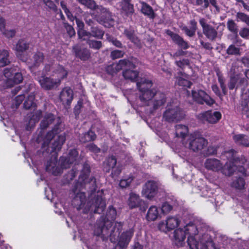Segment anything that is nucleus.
<instances>
[{
  "instance_id": "46",
  "label": "nucleus",
  "mask_w": 249,
  "mask_h": 249,
  "mask_svg": "<svg viewBox=\"0 0 249 249\" xmlns=\"http://www.w3.org/2000/svg\"><path fill=\"white\" fill-rule=\"evenodd\" d=\"M228 30L233 34H237L238 32V26L237 24L232 19H229L227 23Z\"/></svg>"
},
{
  "instance_id": "23",
  "label": "nucleus",
  "mask_w": 249,
  "mask_h": 249,
  "mask_svg": "<svg viewBox=\"0 0 249 249\" xmlns=\"http://www.w3.org/2000/svg\"><path fill=\"white\" fill-rule=\"evenodd\" d=\"M142 202L138 195L131 193L127 201V204L130 208H134L140 206Z\"/></svg>"
},
{
  "instance_id": "13",
  "label": "nucleus",
  "mask_w": 249,
  "mask_h": 249,
  "mask_svg": "<svg viewBox=\"0 0 249 249\" xmlns=\"http://www.w3.org/2000/svg\"><path fill=\"white\" fill-rule=\"evenodd\" d=\"M41 88L46 90H51L57 88L60 85V80H55L54 77H47L45 76L37 78Z\"/></svg>"
},
{
  "instance_id": "56",
  "label": "nucleus",
  "mask_w": 249,
  "mask_h": 249,
  "mask_svg": "<svg viewBox=\"0 0 249 249\" xmlns=\"http://www.w3.org/2000/svg\"><path fill=\"white\" fill-rule=\"evenodd\" d=\"M87 148L89 151L95 154L98 153L100 151V149L94 143H90L87 145Z\"/></svg>"
},
{
  "instance_id": "10",
  "label": "nucleus",
  "mask_w": 249,
  "mask_h": 249,
  "mask_svg": "<svg viewBox=\"0 0 249 249\" xmlns=\"http://www.w3.org/2000/svg\"><path fill=\"white\" fill-rule=\"evenodd\" d=\"M204 226V224L198 219H193L186 223L184 227V230L186 235L188 236H197L200 229Z\"/></svg>"
},
{
  "instance_id": "54",
  "label": "nucleus",
  "mask_w": 249,
  "mask_h": 249,
  "mask_svg": "<svg viewBox=\"0 0 249 249\" xmlns=\"http://www.w3.org/2000/svg\"><path fill=\"white\" fill-rule=\"evenodd\" d=\"M116 164V159L115 157H108L107 161L105 165L108 166L109 168H113Z\"/></svg>"
},
{
  "instance_id": "64",
  "label": "nucleus",
  "mask_w": 249,
  "mask_h": 249,
  "mask_svg": "<svg viewBox=\"0 0 249 249\" xmlns=\"http://www.w3.org/2000/svg\"><path fill=\"white\" fill-rule=\"evenodd\" d=\"M237 82V79L235 77L231 78L230 81L228 84L229 88L230 89H233L236 85Z\"/></svg>"
},
{
  "instance_id": "17",
  "label": "nucleus",
  "mask_w": 249,
  "mask_h": 249,
  "mask_svg": "<svg viewBox=\"0 0 249 249\" xmlns=\"http://www.w3.org/2000/svg\"><path fill=\"white\" fill-rule=\"evenodd\" d=\"M81 4L86 6L88 8L92 10H95L97 12H101V13H107V11L106 8H105L102 6L97 5L94 0H76Z\"/></svg>"
},
{
  "instance_id": "51",
  "label": "nucleus",
  "mask_w": 249,
  "mask_h": 249,
  "mask_svg": "<svg viewBox=\"0 0 249 249\" xmlns=\"http://www.w3.org/2000/svg\"><path fill=\"white\" fill-rule=\"evenodd\" d=\"M133 178L131 177H129L127 178L122 179L120 181V186L122 188H125L128 186L132 182Z\"/></svg>"
},
{
  "instance_id": "39",
  "label": "nucleus",
  "mask_w": 249,
  "mask_h": 249,
  "mask_svg": "<svg viewBox=\"0 0 249 249\" xmlns=\"http://www.w3.org/2000/svg\"><path fill=\"white\" fill-rule=\"evenodd\" d=\"M124 34L134 43L137 45L139 44L140 40L134 34V31L133 30L126 29L124 30Z\"/></svg>"
},
{
  "instance_id": "42",
  "label": "nucleus",
  "mask_w": 249,
  "mask_h": 249,
  "mask_svg": "<svg viewBox=\"0 0 249 249\" xmlns=\"http://www.w3.org/2000/svg\"><path fill=\"white\" fill-rule=\"evenodd\" d=\"M43 59L44 55L42 53L39 52L36 53L33 57V65L35 67L39 66V65L43 62Z\"/></svg>"
},
{
  "instance_id": "3",
  "label": "nucleus",
  "mask_w": 249,
  "mask_h": 249,
  "mask_svg": "<svg viewBox=\"0 0 249 249\" xmlns=\"http://www.w3.org/2000/svg\"><path fill=\"white\" fill-rule=\"evenodd\" d=\"M86 196L85 194L80 193L78 194L74 198L72 203L76 207L78 210H82L84 213H87L93 207H95L94 212L95 213H100L103 211L106 206L105 201L101 198H98L96 199L95 204L91 206L90 202L86 203Z\"/></svg>"
},
{
  "instance_id": "47",
  "label": "nucleus",
  "mask_w": 249,
  "mask_h": 249,
  "mask_svg": "<svg viewBox=\"0 0 249 249\" xmlns=\"http://www.w3.org/2000/svg\"><path fill=\"white\" fill-rule=\"evenodd\" d=\"M88 44L90 48L95 50H99L102 47V43L100 41L89 40Z\"/></svg>"
},
{
  "instance_id": "12",
  "label": "nucleus",
  "mask_w": 249,
  "mask_h": 249,
  "mask_svg": "<svg viewBox=\"0 0 249 249\" xmlns=\"http://www.w3.org/2000/svg\"><path fill=\"white\" fill-rule=\"evenodd\" d=\"M198 119L202 121H207L210 124L217 123L221 118V114L219 111H207L197 115Z\"/></svg>"
},
{
  "instance_id": "29",
  "label": "nucleus",
  "mask_w": 249,
  "mask_h": 249,
  "mask_svg": "<svg viewBox=\"0 0 249 249\" xmlns=\"http://www.w3.org/2000/svg\"><path fill=\"white\" fill-rule=\"evenodd\" d=\"M140 3L142 5V12L150 18H155V14L152 8L144 1H141Z\"/></svg>"
},
{
  "instance_id": "30",
  "label": "nucleus",
  "mask_w": 249,
  "mask_h": 249,
  "mask_svg": "<svg viewBox=\"0 0 249 249\" xmlns=\"http://www.w3.org/2000/svg\"><path fill=\"white\" fill-rule=\"evenodd\" d=\"M233 139L238 144L249 146V137L246 135L243 134L235 135L233 136Z\"/></svg>"
},
{
  "instance_id": "26",
  "label": "nucleus",
  "mask_w": 249,
  "mask_h": 249,
  "mask_svg": "<svg viewBox=\"0 0 249 249\" xmlns=\"http://www.w3.org/2000/svg\"><path fill=\"white\" fill-rule=\"evenodd\" d=\"M159 216V211L155 206H151L147 213L146 219L149 221H155Z\"/></svg>"
},
{
  "instance_id": "5",
  "label": "nucleus",
  "mask_w": 249,
  "mask_h": 249,
  "mask_svg": "<svg viewBox=\"0 0 249 249\" xmlns=\"http://www.w3.org/2000/svg\"><path fill=\"white\" fill-rule=\"evenodd\" d=\"M116 214L115 209L110 207L107 214V220L98 224L99 225L95 230V234L97 236L103 234V236H108L110 234L109 229L114 223L112 221L115 218Z\"/></svg>"
},
{
  "instance_id": "57",
  "label": "nucleus",
  "mask_w": 249,
  "mask_h": 249,
  "mask_svg": "<svg viewBox=\"0 0 249 249\" xmlns=\"http://www.w3.org/2000/svg\"><path fill=\"white\" fill-rule=\"evenodd\" d=\"M82 172L84 173V175H81L80 178L82 179L85 180V178L89 175L90 172L89 165L87 164L84 165L83 168Z\"/></svg>"
},
{
  "instance_id": "43",
  "label": "nucleus",
  "mask_w": 249,
  "mask_h": 249,
  "mask_svg": "<svg viewBox=\"0 0 249 249\" xmlns=\"http://www.w3.org/2000/svg\"><path fill=\"white\" fill-rule=\"evenodd\" d=\"M245 182L244 180L241 178L234 180L231 183V186L237 190H242L244 188Z\"/></svg>"
},
{
  "instance_id": "34",
  "label": "nucleus",
  "mask_w": 249,
  "mask_h": 249,
  "mask_svg": "<svg viewBox=\"0 0 249 249\" xmlns=\"http://www.w3.org/2000/svg\"><path fill=\"white\" fill-rule=\"evenodd\" d=\"M96 137V135L93 132L89 131L88 133L82 135L79 139L81 142L85 143L94 140Z\"/></svg>"
},
{
  "instance_id": "19",
  "label": "nucleus",
  "mask_w": 249,
  "mask_h": 249,
  "mask_svg": "<svg viewBox=\"0 0 249 249\" xmlns=\"http://www.w3.org/2000/svg\"><path fill=\"white\" fill-rule=\"evenodd\" d=\"M41 111L38 110H36L32 116L31 115H28L26 118V128L27 130L31 129L35 125V124L38 122L41 116Z\"/></svg>"
},
{
  "instance_id": "20",
  "label": "nucleus",
  "mask_w": 249,
  "mask_h": 249,
  "mask_svg": "<svg viewBox=\"0 0 249 249\" xmlns=\"http://www.w3.org/2000/svg\"><path fill=\"white\" fill-rule=\"evenodd\" d=\"M73 50L75 56L81 60H87L90 57V51L87 48H82L75 46L73 47Z\"/></svg>"
},
{
  "instance_id": "18",
  "label": "nucleus",
  "mask_w": 249,
  "mask_h": 249,
  "mask_svg": "<svg viewBox=\"0 0 249 249\" xmlns=\"http://www.w3.org/2000/svg\"><path fill=\"white\" fill-rule=\"evenodd\" d=\"M186 234L184 229L178 228L175 230L173 233V241L178 247H182L185 244Z\"/></svg>"
},
{
  "instance_id": "28",
  "label": "nucleus",
  "mask_w": 249,
  "mask_h": 249,
  "mask_svg": "<svg viewBox=\"0 0 249 249\" xmlns=\"http://www.w3.org/2000/svg\"><path fill=\"white\" fill-rule=\"evenodd\" d=\"M55 121L54 117L52 113H47L44 116L41 122L40 127L44 129L53 124Z\"/></svg>"
},
{
  "instance_id": "11",
  "label": "nucleus",
  "mask_w": 249,
  "mask_h": 249,
  "mask_svg": "<svg viewBox=\"0 0 249 249\" xmlns=\"http://www.w3.org/2000/svg\"><path fill=\"white\" fill-rule=\"evenodd\" d=\"M192 96L194 101L200 104L205 103L207 105L211 106L214 103V101L201 89L192 90Z\"/></svg>"
},
{
  "instance_id": "15",
  "label": "nucleus",
  "mask_w": 249,
  "mask_h": 249,
  "mask_svg": "<svg viewBox=\"0 0 249 249\" xmlns=\"http://www.w3.org/2000/svg\"><path fill=\"white\" fill-rule=\"evenodd\" d=\"M199 22L203 29V33L205 36L210 40H214L217 36V32L212 26L207 24L206 20L204 18H201Z\"/></svg>"
},
{
  "instance_id": "25",
  "label": "nucleus",
  "mask_w": 249,
  "mask_h": 249,
  "mask_svg": "<svg viewBox=\"0 0 249 249\" xmlns=\"http://www.w3.org/2000/svg\"><path fill=\"white\" fill-rule=\"evenodd\" d=\"M133 234V231L132 230H130L126 232L123 233L118 243L119 245L121 248H124L128 244Z\"/></svg>"
},
{
  "instance_id": "6",
  "label": "nucleus",
  "mask_w": 249,
  "mask_h": 249,
  "mask_svg": "<svg viewBox=\"0 0 249 249\" xmlns=\"http://www.w3.org/2000/svg\"><path fill=\"white\" fill-rule=\"evenodd\" d=\"M205 167L208 169L214 171H219L221 169V164L219 161L215 159H210L207 160L205 162ZM235 167L234 166L229 167L227 164L222 168V173L226 176H231L233 173Z\"/></svg>"
},
{
  "instance_id": "2",
  "label": "nucleus",
  "mask_w": 249,
  "mask_h": 249,
  "mask_svg": "<svg viewBox=\"0 0 249 249\" xmlns=\"http://www.w3.org/2000/svg\"><path fill=\"white\" fill-rule=\"evenodd\" d=\"M58 133V129L57 126L55 125L52 131L46 134L38 154L45 156L49 154L55 156L57 154V152L61 148L66 140L64 133L57 135Z\"/></svg>"
},
{
  "instance_id": "27",
  "label": "nucleus",
  "mask_w": 249,
  "mask_h": 249,
  "mask_svg": "<svg viewBox=\"0 0 249 249\" xmlns=\"http://www.w3.org/2000/svg\"><path fill=\"white\" fill-rule=\"evenodd\" d=\"M188 133L187 126L182 124H177L175 126V134L177 137L184 139Z\"/></svg>"
},
{
  "instance_id": "8",
  "label": "nucleus",
  "mask_w": 249,
  "mask_h": 249,
  "mask_svg": "<svg viewBox=\"0 0 249 249\" xmlns=\"http://www.w3.org/2000/svg\"><path fill=\"white\" fill-rule=\"evenodd\" d=\"M135 65L128 59H122L119 61L118 63L112 64L107 66L106 68V71L109 74L113 75L124 68H134Z\"/></svg>"
},
{
  "instance_id": "4",
  "label": "nucleus",
  "mask_w": 249,
  "mask_h": 249,
  "mask_svg": "<svg viewBox=\"0 0 249 249\" xmlns=\"http://www.w3.org/2000/svg\"><path fill=\"white\" fill-rule=\"evenodd\" d=\"M185 114L177 100L169 103L163 115V119L169 123L177 122L184 118Z\"/></svg>"
},
{
  "instance_id": "21",
  "label": "nucleus",
  "mask_w": 249,
  "mask_h": 249,
  "mask_svg": "<svg viewBox=\"0 0 249 249\" xmlns=\"http://www.w3.org/2000/svg\"><path fill=\"white\" fill-rule=\"evenodd\" d=\"M221 154L222 155L229 154V156H233L236 154V151L234 150H231L228 151L223 152V148L222 147H215L210 146L207 149V154L208 155H216Z\"/></svg>"
},
{
  "instance_id": "60",
  "label": "nucleus",
  "mask_w": 249,
  "mask_h": 249,
  "mask_svg": "<svg viewBox=\"0 0 249 249\" xmlns=\"http://www.w3.org/2000/svg\"><path fill=\"white\" fill-rule=\"evenodd\" d=\"M182 30L184 31L186 35L190 37L193 36L195 35L196 31L192 28L189 29L187 27H184Z\"/></svg>"
},
{
  "instance_id": "55",
  "label": "nucleus",
  "mask_w": 249,
  "mask_h": 249,
  "mask_svg": "<svg viewBox=\"0 0 249 249\" xmlns=\"http://www.w3.org/2000/svg\"><path fill=\"white\" fill-rule=\"evenodd\" d=\"M77 32L79 37L83 40H86L87 38L86 37H89L90 36V33L84 29L78 30Z\"/></svg>"
},
{
  "instance_id": "44",
  "label": "nucleus",
  "mask_w": 249,
  "mask_h": 249,
  "mask_svg": "<svg viewBox=\"0 0 249 249\" xmlns=\"http://www.w3.org/2000/svg\"><path fill=\"white\" fill-rule=\"evenodd\" d=\"M90 36L97 38H102L104 35V32L97 27L92 26L90 29Z\"/></svg>"
},
{
  "instance_id": "52",
  "label": "nucleus",
  "mask_w": 249,
  "mask_h": 249,
  "mask_svg": "<svg viewBox=\"0 0 249 249\" xmlns=\"http://www.w3.org/2000/svg\"><path fill=\"white\" fill-rule=\"evenodd\" d=\"M186 52L183 51L182 49L177 50L174 54L169 53L170 56L173 59H176L178 58L184 56L186 54Z\"/></svg>"
},
{
  "instance_id": "32",
  "label": "nucleus",
  "mask_w": 249,
  "mask_h": 249,
  "mask_svg": "<svg viewBox=\"0 0 249 249\" xmlns=\"http://www.w3.org/2000/svg\"><path fill=\"white\" fill-rule=\"evenodd\" d=\"M13 69L12 68H7L4 69L3 71V75L7 78L6 80V85L8 87H11L13 86L12 83V76L13 73Z\"/></svg>"
},
{
  "instance_id": "16",
  "label": "nucleus",
  "mask_w": 249,
  "mask_h": 249,
  "mask_svg": "<svg viewBox=\"0 0 249 249\" xmlns=\"http://www.w3.org/2000/svg\"><path fill=\"white\" fill-rule=\"evenodd\" d=\"M73 91L69 87L64 88L61 91L59 99L64 106H69L73 100Z\"/></svg>"
},
{
  "instance_id": "50",
  "label": "nucleus",
  "mask_w": 249,
  "mask_h": 249,
  "mask_svg": "<svg viewBox=\"0 0 249 249\" xmlns=\"http://www.w3.org/2000/svg\"><path fill=\"white\" fill-rule=\"evenodd\" d=\"M124 53L120 50H114L111 52L110 56L113 59L119 58L124 56Z\"/></svg>"
},
{
  "instance_id": "58",
  "label": "nucleus",
  "mask_w": 249,
  "mask_h": 249,
  "mask_svg": "<svg viewBox=\"0 0 249 249\" xmlns=\"http://www.w3.org/2000/svg\"><path fill=\"white\" fill-rule=\"evenodd\" d=\"M172 209V206L167 202L164 203L161 208V211L164 213H166L171 211Z\"/></svg>"
},
{
  "instance_id": "1",
  "label": "nucleus",
  "mask_w": 249,
  "mask_h": 249,
  "mask_svg": "<svg viewBox=\"0 0 249 249\" xmlns=\"http://www.w3.org/2000/svg\"><path fill=\"white\" fill-rule=\"evenodd\" d=\"M152 83L151 81L142 78L137 82V86L141 94L140 99L145 105L149 106L152 102L151 100L154 97L153 107L157 108L165 102V95L163 93L157 92L155 89H151Z\"/></svg>"
},
{
  "instance_id": "38",
  "label": "nucleus",
  "mask_w": 249,
  "mask_h": 249,
  "mask_svg": "<svg viewBox=\"0 0 249 249\" xmlns=\"http://www.w3.org/2000/svg\"><path fill=\"white\" fill-rule=\"evenodd\" d=\"M122 10L126 14H132L134 12L133 5L130 2H121Z\"/></svg>"
},
{
  "instance_id": "35",
  "label": "nucleus",
  "mask_w": 249,
  "mask_h": 249,
  "mask_svg": "<svg viewBox=\"0 0 249 249\" xmlns=\"http://www.w3.org/2000/svg\"><path fill=\"white\" fill-rule=\"evenodd\" d=\"M34 100L35 95L33 93L30 94L24 103V107L26 109L34 108L36 106Z\"/></svg>"
},
{
  "instance_id": "49",
  "label": "nucleus",
  "mask_w": 249,
  "mask_h": 249,
  "mask_svg": "<svg viewBox=\"0 0 249 249\" xmlns=\"http://www.w3.org/2000/svg\"><path fill=\"white\" fill-rule=\"evenodd\" d=\"M12 83L13 86L15 84H18L21 83L23 80V76L20 72H16L13 77H12Z\"/></svg>"
},
{
  "instance_id": "33",
  "label": "nucleus",
  "mask_w": 249,
  "mask_h": 249,
  "mask_svg": "<svg viewBox=\"0 0 249 249\" xmlns=\"http://www.w3.org/2000/svg\"><path fill=\"white\" fill-rule=\"evenodd\" d=\"M173 41L177 44L179 47L182 49H187L189 46L188 43L184 40V39L178 36H175L173 37Z\"/></svg>"
},
{
  "instance_id": "61",
  "label": "nucleus",
  "mask_w": 249,
  "mask_h": 249,
  "mask_svg": "<svg viewBox=\"0 0 249 249\" xmlns=\"http://www.w3.org/2000/svg\"><path fill=\"white\" fill-rule=\"evenodd\" d=\"M65 28L67 30L68 34L70 35V36H73L75 35V31H74L73 28L71 26L68 24H65Z\"/></svg>"
},
{
  "instance_id": "24",
  "label": "nucleus",
  "mask_w": 249,
  "mask_h": 249,
  "mask_svg": "<svg viewBox=\"0 0 249 249\" xmlns=\"http://www.w3.org/2000/svg\"><path fill=\"white\" fill-rule=\"evenodd\" d=\"M135 67L133 68L134 69ZM123 72V75L125 79L134 82L138 78L139 72L137 71L131 70L130 68H125Z\"/></svg>"
},
{
  "instance_id": "62",
  "label": "nucleus",
  "mask_w": 249,
  "mask_h": 249,
  "mask_svg": "<svg viewBox=\"0 0 249 249\" xmlns=\"http://www.w3.org/2000/svg\"><path fill=\"white\" fill-rule=\"evenodd\" d=\"M6 37L8 38L12 37L15 35V32L13 30H6L1 32Z\"/></svg>"
},
{
  "instance_id": "7",
  "label": "nucleus",
  "mask_w": 249,
  "mask_h": 249,
  "mask_svg": "<svg viewBox=\"0 0 249 249\" xmlns=\"http://www.w3.org/2000/svg\"><path fill=\"white\" fill-rule=\"evenodd\" d=\"M206 139L198 133H194L190 136L189 148L194 152H199L207 146Z\"/></svg>"
},
{
  "instance_id": "48",
  "label": "nucleus",
  "mask_w": 249,
  "mask_h": 249,
  "mask_svg": "<svg viewBox=\"0 0 249 249\" xmlns=\"http://www.w3.org/2000/svg\"><path fill=\"white\" fill-rule=\"evenodd\" d=\"M227 53L229 55H240V49L234 45H231L227 50Z\"/></svg>"
},
{
  "instance_id": "31",
  "label": "nucleus",
  "mask_w": 249,
  "mask_h": 249,
  "mask_svg": "<svg viewBox=\"0 0 249 249\" xmlns=\"http://www.w3.org/2000/svg\"><path fill=\"white\" fill-rule=\"evenodd\" d=\"M46 170L47 171L52 173L54 175H57L61 173V169L56 166V162L55 160L53 161L48 162L46 165Z\"/></svg>"
},
{
  "instance_id": "37",
  "label": "nucleus",
  "mask_w": 249,
  "mask_h": 249,
  "mask_svg": "<svg viewBox=\"0 0 249 249\" xmlns=\"http://www.w3.org/2000/svg\"><path fill=\"white\" fill-rule=\"evenodd\" d=\"M9 53L6 50L0 51V67H3L9 63Z\"/></svg>"
},
{
  "instance_id": "9",
  "label": "nucleus",
  "mask_w": 249,
  "mask_h": 249,
  "mask_svg": "<svg viewBox=\"0 0 249 249\" xmlns=\"http://www.w3.org/2000/svg\"><path fill=\"white\" fill-rule=\"evenodd\" d=\"M180 221L176 216H168L164 221L160 222L158 226L160 231L167 233L179 225Z\"/></svg>"
},
{
  "instance_id": "45",
  "label": "nucleus",
  "mask_w": 249,
  "mask_h": 249,
  "mask_svg": "<svg viewBox=\"0 0 249 249\" xmlns=\"http://www.w3.org/2000/svg\"><path fill=\"white\" fill-rule=\"evenodd\" d=\"M236 18L237 21H242L249 26V16L242 12H238Z\"/></svg>"
},
{
  "instance_id": "22",
  "label": "nucleus",
  "mask_w": 249,
  "mask_h": 249,
  "mask_svg": "<svg viewBox=\"0 0 249 249\" xmlns=\"http://www.w3.org/2000/svg\"><path fill=\"white\" fill-rule=\"evenodd\" d=\"M53 73L52 76L55 80H59L60 84L61 80L67 76L68 74L67 71L62 66L60 65L53 67Z\"/></svg>"
},
{
  "instance_id": "41",
  "label": "nucleus",
  "mask_w": 249,
  "mask_h": 249,
  "mask_svg": "<svg viewBox=\"0 0 249 249\" xmlns=\"http://www.w3.org/2000/svg\"><path fill=\"white\" fill-rule=\"evenodd\" d=\"M197 236H188L187 238L188 245L190 249H199V243L197 241Z\"/></svg>"
},
{
  "instance_id": "40",
  "label": "nucleus",
  "mask_w": 249,
  "mask_h": 249,
  "mask_svg": "<svg viewBox=\"0 0 249 249\" xmlns=\"http://www.w3.org/2000/svg\"><path fill=\"white\" fill-rule=\"evenodd\" d=\"M176 82L179 86L187 88H190L191 85V83L189 81L188 77L184 75L177 77Z\"/></svg>"
},
{
  "instance_id": "63",
  "label": "nucleus",
  "mask_w": 249,
  "mask_h": 249,
  "mask_svg": "<svg viewBox=\"0 0 249 249\" xmlns=\"http://www.w3.org/2000/svg\"><path fill=\"white\" fill-rule=\"evenodd\" d=\"M43 1L50 9L54 10L56 8L55 5L52 0H43Z\"/></svg>"
},
{
  "instance_id": "53",
  "label": "nucleus",
  "mask_w": 249,
  "mask_h": 249,
  "mask_svg": "<svg viewBox=\"0 0 249 249\" xmlns=\"http://www.w3.org/2000/svg\"><path fill=\"white\" fill-rule=\"evenodd\" d=\"M239 34L242 38L246 39H249V28L247 27L241 28Z\"/></svg>"
},
{
  "instance_id": "59",
  "label": "nucleus",
  "mask_w": 249,
  "mask_h": 249,
  "mask_svg": "<svg viewBox=\"0 0 249 249\" xmlns=\"http://www.w3.org/2000/svg\"><path fill=\"white\" fill-rule=\"evenodd\" d=\"M107 39L109 42H111L116 47L118 48H122V44L120 41L117 40L116 39H114L109 36H107Z\"/></svg>"
},
{
  "instance_id": "36",
  "label": "nucleus",
  "mask_w": 249,
  "mask_h": 249,
  "mask_svg": "<svg viewBox=\"0 0 249 249\" xmlns=\"http://www.w3.org/2000/svg\"><path fill=\"white\" fill-rule=\"evenodd\" d=\"M29 44L24 39H20L18 40L16 46V50L17 52L20 53L25 51L28 49Z\"/></svg>"
},
{
  "instance_id": "14",
  "label": "nucleus",
  "mask_w": 249,
  "mask_h": 249,
  "mask_svg": "<svg viewBox=\"0 0 249 249\" xmlns=\"http://www.w3.org/2000/svg\"><path fill=\"white\" fill-rule=\"evenodd\" d=\"M157 191V183L153 181H148L143 187L142 195L145 198L151 199L156 196Z\"/></svg>"
}]
</instances>
